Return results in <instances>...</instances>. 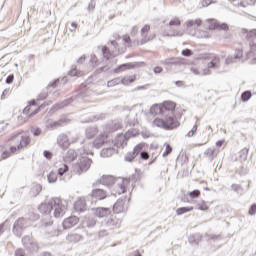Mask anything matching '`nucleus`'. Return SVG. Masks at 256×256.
<instances>
[{
	"label": "nucleus",
	"instance_id": "nucleus-1",
	"mask_svg": "<svg viewBox=\"0 0 256 256\" xmlns=\"http://www.w3.org/2000/svg\"><path fill=\"white\" fill-rule=\"evenodd\" d=\"M183 112H181L178 116H166L165 118H155L153 120L154 127H159L160 129H165L166 131H173V129H177L181 125L178 119H181Z\"/></svg>",
	"mask_w": 256,
	"mask_h": 256
},
{
	"label": "nucleus",
	"instance_id": "nucleus-2",
	"mask_svg": "<svg viewBox=\"0 0 256 256\" xmlns=\"http://www.w3.org/2000/svg\"><path fill=\"white\" fill-rule=\"evenodd\" d=\"M51 209L54 210V217L59 219L65 215V211L67 209V205L62 202L59 198H54L49 204H42L40 206L41 213H51Z\"/></svg>",
	"mask_w": 256,
	"mask_h": 256
},
{
	"label": "nucleus",
	"instance_id": "nucleus-3",
	"mask_svg": "<svg viewBox=\"0 0 256 256\" xmlns=\"http://www.w3.org/2000/svg\"><path fill=\"white\" fill-rule=\"evenodd\" d=\"M177 103L171 100L164 101L159 104H154L150 108L151 115H167V113H175Z\"/></svg>",
	"mask_w": 256,
	"mask_h": 256
},
{
	"label": "nucleus",
	"instance_id": "nucleus-4",
	"mask_svg": "<svg viewBox=\"0 0 256 256\" xmlns=\"http://www.w3.org/2000/svg\"><path fill=\"white\" fill-rule=\"evenodd\" d=\"M151 26L149 24H146L141 29V39L137 42V45H145V43H149V41H153L155 39L156 35L155 33H150Z\"/></svg>",
	"mask_w": 256,
	"mask_h": 256
},
{
	"label": "nucleus",
	"instance_id": "nucleus-5",
	"mask_svg": "<svg viewBox=\"0 0 256 256\" xmlns=\"http://www.w3.org/2000/svg\"><path fill=\"white\" fill-rule=\"evenodd\" d=\"M91 168V159L89 158H82L78 163L74 165L75 173L81 175V173H85V171H89Z\"/></svg>",
	"mask_w": 256,
	"mask_h": 256
},
{
	"label": "nucleus",
	"instance_id": "nucleus-6",
	"mask_svg": "<svg viewBox=\"0 0 256 256\" xmlns=\"http://www.w3.org/2000/svg\"><path fill=\"white\" fill-rule=\"evenodd\" d=\"M21 151V148L19 145L17 146H11L9 150H2L0 154V161H5V159H9L12 155H15Z\"/></svg>",
	"mask_w": 256,
	"mask_h": 256
},
{
	"label": "nucleus",
	"instance_id": "nucleus-7",
	"mask_svg": "<svg viewBox=\"0 0 256 256\" xmlns=\"http://www.w3.org/2000/svg\"><path fill=\"white\" fill-rule=\"evenodd\" d=\"M78 223H79V217L70 216V217L64 219L62 226H63V229H71V228L75 227V225H77Z\"/></svg>",
	"mask_w": 256,
	"mask_h": 256
},
{
	"label": "nucleus",
	"instance_id": "nucleus-8",
	"mask_svg": "<svg viewBox=\"0 0 256 256\" xmlns=\"http://www.w3.org/2000/svg\"><path fill=\"white\" fill-rule=\"evenodd\" d=\"M90 196L92 199H96L97 201H103V199H107V191L103 189H94Z\"/></svg>",
	"mask_w": 256,
	"mask_h": 256
},
{
	"label": "nucleus",
	"instance_id": "nucleus-9",
	"mask_svg": "<svg viewBox=\"0 0 256 256\" xmlns=\"http://www.w3.org/2000/svg\"><path fill=\"white\" fill-rule=\"evenodd\" d=\"M127 211V204L125 203V200L119 199L113 206V212L116 214L119 213H125Z\"/></svg>",
	"mask_w": 256,
	"mask_h": 256
},
{
	"label": "nucleus",
	"instance_id": "nucleus-10",
	"mask_svg": "<svg viewBox=\"0 0 256 256\" xmlns=\"http://www.w3.org/2000/svg\"><path fill=\"white\" fill-rule=\"evenodd\" d=\"M135 67H139V64L137 63L121 64L113 70V73H123V71H129V69H135Z\"/></svg>",
	"mask_w": 256,
	"mask_h": 256
},
{
	"label": "nucleus",
	"instance_id": "nucleus-11",
	"mask_svg": "<svg viewBox=\"0 0 256 256\" xmlns=\"http://www.w3.org/2000/svg\"><path fill=\"white\" fill-rule=\"evenodd\" d=\"M111 215V209L105 207H99L95 209V216L103 219V217H109Z\"/></svg>",
	"mask_w": 256,
	"mask_h": 256
},
{
	"label": "nucleus",
	"instance_id": "nucleus-12",
	"mask_svg": "<svg viewBox=\"0 0 256 256\" xmlns=\"http://www.w3.org/2000/svg\"><path fill=\"white\" fill-rule=\"evenodd\" d=\"M115 195H123L127 191V180H122L115 186Z\"/></svg>",
	"mask_w": 256,
	"mask_h": 256
},
{
	"label": "nucleus",
	"instance_id": "nucleus-13",
	"mask_svg": "<svg viewBox=\"0 0 256 256\" xmlns=\"http://www.w3.org/2000/svg\"><path fill=\"white\" fill-rule=\"evenodd\" d=\"M203 24V21L201 19H196V20H188L185 22L184 27H186V29H191L192 27L197 28V27H201V25Z\"/></svg>",
	"mask_w": 256,
	"mask_h": 256
},
{
	"label": "nucleus",
	"instance_id": "nucleus-14",
	"mask_svg": "<svg viewBox=\"0 0 256 256\" xmlns=\"http://www.w3.org/2000/svg\"><path fill=\"white\" fill-rule=\"evenodd\" d=\"M102 185H106L107 187H111V185H115V177L104 175L100 179Z\"/></svg>",
	"mask_w": 256,
	"mask_h": 256
},
{
	"label": "nucleus",
	"instance_id": "nucleus-15",
	"mask_svg": "<svg viewBox=\"0 0 256 256\" xmlns=\"http://www.w3.org/2000/svg\"><path fill=\"white\" fill-rule=\"evenodd\" d=\"M31 143V138L28 135L21 136L20 143L18 144V147L21 149H25V147H29Z\"/></svg>",
	"mask_w": 256,
	"mask_h": 256
},
{
	"label": "nucleus",
	"instance_id": "nucleus-16",
	"mask_svg": "<svg viewBox=\"0 0 256 256\" xmlns=\"http://www.w3.org/2000/svg\"><path fill=\"white\" fill-rule=\"evenodd\" d=\"M85 207H87V204L83 199H78L74 204V209L76 211H85Z\"/></svg>",
	"mask_w": 256,
	"mask_h": 256
},
{
	"label": "nucleus",
	"instance_id": "nucleus-17",
	"mask_svg": "<svg viewBox=\"0 0 256 256\" xmlns=\"http://www.w3.org/2000/svg\"><path fill=\"white\" fill-rule=\"evenodd\" d=\"M207 23H208V29L210 31H215V29H219V22H217V20H215V19H208Z\"/></svg>",
	"mask_w": 256,
	"mask_h": 256
},
{
	"label": "nucleus",
	"instance_id": "nucleus-18",
	"mask_svg": "<svg viewBox=\"0 0 256 256\" xmlns=\"http://www.w3.org/2000/svg\"><path fill=\"white\" fill-rule=\"evenodd\" d=\"M136 79H137V77L135 75L126 76V77L122 78L121 83L123 85H130V83H134V81Z\"/></svg>",
	"mask_w": 256,
	"mask_h": 256
},
{
	"label": "nucleus",
	"instance_id": "nucleus-19",
	"mask_svg": "<svg viewBox=\"0 0 256 256\" xmlns=\"http://www.w3.org/2000/svg\"><path fill=\"white\" fill-rule=\"evenodd\" d=\"M144 147H147V144L145 142H141L138 145H136L133 149L134 154L138 156Z\"/></svg>",
	"mask_w": 256,
	"mask_h": 256
},
{
	"label": "nucleus",
	"instance_id": "nucleus-20",
	"mask_svg": "<svg viewBox=\"0 0 256 256\" xmlns=\"http://www.w3.org/2000/svg\"><path fill=\"white\" fill-rule=\"evenodd\" d=\"M58 167H59L58 168V175H60V176L65 175V173H67L69 171V167L64 163L59 164Z\"/></svg>",
	"mask_w": 256,
	"mask_h": 256
},
{
	"label": "nucleus",
	"instance_id": "nucleus-21",
	"mask_svg": "<svg viewBox=\"0 0 256 256\" xmlns=\"http://www.w3.org/2000/svg\"><path fill=\"white\" fill-rule=\"evenodd\" d=\"M219 63H220L219 57L214 56L212 61L208 64V67L209 69H215L219 67Z\"/></svg>",
	"mask_w": 256,
	"mask_h": 256
},
{
	"label": "nucleus",
	"instance_id": "nucleus-22",
	"mask_svg": "<svg viewBox=\"0 0 256 256\" xmlns=\"http://www.w3.org/2000/svg\"><path fill=\"white\" fill-rule=\"evenodd\" d=\"M193 206L191 207H181L176 210L177 215H183L185 213H189V211H193Z\"/></svg>",
	"mask_w": 256,
	"mask_h": 256
},
{
	"label": "nucleus",
	"instance_id": "nucleus-23",
	"mask_svg": "<svg viewBox=\"0 0 256 256\" xmlns=\"http://www.w3.org/2000/svg\"><path fill=\"white\" fill-rule=\"evenodd\" d=\"M170 27H179L181 26V19L179 17H174L169 22Z\"/></svg>",
	"mask_w": 256,
	"mask_h": 256
},
{
	"label": "nucleus",
	"instance_id": "nucleus-24",
	"mask_svg": "<svg viewBox=\"0 0 256 256\" xmlns=\"http://www.w3.org/2000/svg\"><path fill=\"white\" fill-rule=\"evenodd\" d=\"M197 129H199V122L195 123L192 129L186 134V137H193L197 133Z\"/></svg>",
	"mask_w": 256,
	"mask_h": 256
},
{
	"label": "nucleus",
	"instance_id": "nucleus-25",
	"mask_svg": "<svg viewBox=\"0 0 256 256\" xmlns=\"http://www.w3.org/2000/svg\"><path fill=\"white\" fill-rule=\"evenodd\" d=\"M197 209H199V211H209V205L207 204V202L201 201L200 203H198Z\"/></svg>",
	"mask_w": 256,
	"mask_h": 256
},
{
	"label": "nucleus",
	"instance_id": "nucleus-26",
	"mask_svg": "<svg viewBox=\"0 0 256 256\" xmlns=\"http://www.w3.org/2000/svg\"><path fill=\"white\" fill-rule=\"evenodd\" d=\"M102 53L105 59H112L113 57V54H111V52L109 51V48L106 46L102 47Z\"/></svg>",
	"mask_w": 256,
	"mask_h": 256
},
{
	"label": "nucleus",
	"instance_id": "nucleus-27",
	"mask_svg": "<svg viewBox=\"0 0 256 256\" xmlns=\"http://www.w3.org/2000/svg\"><path fill=\"white\" fill-rule=\"evenodd\" d=\"M252 96H253V94H251V91H245L242 93L241 99H242V101L247 102V101H249V99H251Z\"/></svg>",
	"mask_w": 256,
	"mask_h": 256
},
{
	"label": "nucleus",
	"instance_id": "nucleus-28",
	"mask_svg": "<svg viewBox=\"0 0 256 256\" xmlns=\"http://www.w3.org/2000/svg\"><path fill=\"white\" fill-rule=\"evenodd\" d=\"M121 83L120 78H115L113 80L108 81L107 86L108 87H115V85H119Z\"/></svg>",
	"mask_w": 256,
	"mask_h": 256
},
{
	"label": "nucleus",
	"instance_id": "nucleus-29",
	"mask_svg": "<svg viewBox=\"0 0 256 256\" xmlns=\"http://www.w3.org/2000/svg\"><path fill=\"white\" fill-rule=\"evenodd\" d=\"M48 181L49 183H55V181H57V173L50 172L48 175Z\"/></svg>",
	"mask_w": 256,
	"mask_h": 256
},
{
	"label": "nucleus",
	"instance_id": "nucleus-30",
	"mask_svg": "<svg viewBox=\"0 0 256 256\" xmlns=\"http://www.w3.org/2000/svg\"><path fill=\"white\" fill-rule=\"evenodd\" d=\"M136 157H137V156H136V154H135L134 151L128 152L127 155H126V157H125V160L131 162V161H133Z\"/></svg>",
	"mask_w": 256,
	"mask_h": 256
},
{
	"label": "nucleus",
	"instance_id": "nucleus-31",
	"mask_svg": "<svg viewBox=\"0 0 256 256\" xmlns=\"http://www.w3.org/2000/svg\"><path fill=\"white\" fill-rule=\"evenodd\" d=\"M172 151H173V148L171 147V145L166 144V149L163 153V157H167V156L171 155Z\"/></svg>",
	"mask_w": 256,
	"mask_h": 256
},
{
	"label": "nucleus",
	"instance_id": "nucleus-32",
	"mask_svg": "<svg viewBox=\"0 0 256 256\" xmlns=\"http://www.w3.org/2000/svg\"><path fill=\"white\" fill-rule=\"evenodd\" d=\"M200 195H201V191H199V190H194L189 193V197H191V199H196Z\"/></svg>",
	"mask_w": 256,
	"mask_h": 256
},
{
	"label": "nucleus",
	"instance_id": "nucleus-33",
	"mask_svg": "<svg viewBox=\"0 0 256 256\" xmlns=\"http://www.w3.org/2000/svg\"><path fill=\"white\" fill-rule=\"evenodd\" d=\"M183 32L179 30H174L172 33L168 34V37H181Z\"/></svg>",
	"mask_w": 256,
	"mask_h": 256
},
{
	"label": "nucleus",
	"instance_id": "nucleus-34",
	"mask_svg": "<svg viewBox=\"0 0 256 256\" xmlns=\"http://www.w3.org/2000/svg\"><path fill=\"white\" fill-rule=\"evenodd\" d=\"M123 41L128 45V47H131V37L129 35H124Z\"/></svg>",
	"mask_w": 256,
	"mask_h": 256
},
{
	"label": "nucleus",
	"instance_id": "nucleus-35",
	"mask_svg": "<svg viewBox=\"0 0 256 256\" xmlns=\"http://www.w3.org/2000/svg\"><path fill=\"white\" fill-rule=\"evenodd\" d=\"M182 55L184 57H191V55H193V52L190 49H185L182 51Z\"/></svg>",
	"mask_w": 256,
	"mask_h": 256
},
{
	"label": "nucleus",
	"instance_id": "nucleus-36",
	"mask_svg": "<svg viewBox=\"0 0 256 256\" xmlns=\"http://www.w3.org/2000/svg\"><path fill=\"white\" fill-rule=\"evenodd\" d=\"M220 31H227L229 29V26L227 24H219L218 23V28Z\"/></svg>",
	"mask_w": 256,
	"mask_h": 256
},
{
	"label": "nucleus",
	"instance_id": "nucleus-37",
	"mask_svg": "<svg viewBox=\"0 0 256 256\" xmlns=\"http://www.w3.org/2000/svg\"><path fill=\"white\" fill-rule=\"evenodd\" d=\"M14 79H15V76H14L13 74H11V75H9V76L6 78V83H7L8 85H11V83H13Z\"/></svg>",
	"mask_w": 256,
	"mask_h": 256
},
{
	"label": "nucleus",
	"instance_id": "nucleus-38",
	"mask_svg": "<svg viewBox=\"0 0 256 256\" xmlns=\"http://www.w3.org/2000/svg\"><path fill=\"white\" fill-rule=\"evenodd\" d=\"M248 213H249V215H255V213H256V204L251 205Z\"/></svg>",
	"mask_w": 256,
	"mask_h": 256
},
{
	"label": "nucleus",
	"instance_id": "nucleus-39",
	"mask_svg": "<svg viewBox=\"0 0 256 256\" xmlns=\"http://www.w3.org/2000/svg\"><path fill=\"white\" fill-rule=\"evenodd\" d=\"M15 256H25V250L19 248L15 251Z\"/></svg>",
	"mask_w": 256,
	"mask_h": 256
},
{
	"label": "nucleus",
	"instance_id": "nucleus-40",
	"mask_svg": "<svg viewBox=\"0 0 256 256\" xmlns=\"http://www.w3.org/2000/svg\"><path fill=\"white\" fill-rule=\"evenodd\" d=\"M70 75L72 77H81V74L77 72V69H73L70 71Z\"/></svg>",
	"mask_w": 256,
	"mask_h": 256
},
{
	"label": "nucleus",
	"instance_id": "nucleus-41",
	"mask_svg": "<svg viewBox=\"0 0 256 256\" xmlns=\"http://www.w3.org/2000/svg\"><path fill=\"white\" fill-rule=\"evenodd\" d=\"M246 37L248 39H251V37H256V30H252V31L248 32Z\"/></svg>",
	"mask_w": 256,
	"mask_h": 256
},
{
	"label": "nucleus",
	"instance_id": "nucleus-42",
	"mask_svg": "<svg viewBox=\"0 0 256 256\" xmlns=\"http://www.w3.org/2000/svg\"><path fill=\"white\" fill-rule=\"evenodd\" d=\"M141 159H144L145 161H147V159H149V153L147 152H141Z\"/></svg>",
	"mask_w": 256,
	"mask_h": 256
},
{
	"label": "nucleus",
	"instance_id": "nucleus-43",
	"mask_svg": "<svg viewBox=\"0 0 256 256\" xmlns=\"http://www.w3.org/2000/svg\"><path fill=\"white\" fill-rule=\"evenodd\" d=\"M44 157H46V159H51V157H53V153L49 151H44Z\"/></svg>",
	"mask_w": 256,
	"mask_h": 256
},
{
	"label": "nucleus",
	"instance_id": "nucleus-44",
	"mask_svg": "<svg viewBox=\"0 0 256 256\" xmlns=\"http://www.w3.org/2000/svg\"><path fill=\"white\" fill-rule=\"evenodd\" d=\"M162 71H163V68L160 67V66H156V67L154 68V73H162Z\"/></svg>",
	"mask_w": 256,
	"mask_h": 256
},
{
	"label": "nucleus",
	"instance_id": "nucleus-45",
	"mask_svg": "<svg viewBox=\"0 0 256 256\" xmlns=\"http://www.w3.org/2000/svg\"><path fill=\"white\" fill-rule=\"evenodd\" d=\"M63 125V120H60V121H57V122H54V124L52 125L53 127H59Z\"/></svg>",
	"mask_w": 256,
	"mask_h": 256
},
{
	"label": "nucleus",
	"instance_id": "nucleus-46",
	"mask_svg": "<svg viewBox=\"0 0 256 256\" xmlns=\"http://www.w3.org/2000/svg\"><path fill=\"white\" fill-rule=\"evenodd\" d=\"M9 93H11L9 90H4L3 93H2L1 98H2V99H5V97H6L7 95H9Z\"/></svg>",
	"mask_w": 256,
	"mask_h": 256
},
{
	"label": "nucleus",
	"instance_id": "nucleus-47",
	"mask_svg": "<svg viewBox=\"0 0 256 256\" xmlns=\"http://www.w3.org/2000/svg\"><path fill=\"white\" fill-rule=\"evenodd\" d=\"M223 143H225V140H219L216 142V147H223Z\"/></svg>",
	"mask_w": 256,
	"mask_h": 256
},
{
	"label": "nucleus",
	"instance_id": "nucleus-48",
	"mask_svg": "<svg viewBox=\"0 0 256 256\" xmlns=\"http://www.w3.org/2000/svg\"><path fill=\"white\" fill-rule=\"evenodd\" d=\"M71 27H72L71 31H76V30H77L78 25H77V23L72 22Z\"/></svg>",
	"mask_w": 256,
	"mask_h": 256
},
{
	"label": "nucleus",
	"instance_id": "nucleus-49",
	"mask_svg": "<svg viewBox=\"0 0 256 256\" xmlns=\"http://www.w3.org/2000/svg\"><path fill=\"white\" fill-rule=\"evenodd\" d=\"M73 237H77L78 239H81V235H78V234H74V235H70L69 236V239H73Z\"/></svg>",
	"mask_w": 256,
	"mask_h": 256
},
{
	"label": "nucleus",
	"instance_id": "nucleus-50",
	"mask_svg": "<svg viewBox=\"0 0 256 256\" xmlns=\"http://www.w3.org/2000/svg\"><path fill=\"white\" fill-rule=\"evenodd\" d=\"M34 135L37 137L38 135H41V130L37 129L34 131Z\"/></svg>",
	"mask_w": 256,
	"mask_h": 256
},
{
	"label": "nucleus",
	"instance_id": "nucleus-51",
	"mask_svg": "<svg viewBox=\"0 0 256 256\" xmlns=\"http://www.w3.org/2000/svg\"><path fill=\"white\" fill-rule=\"evenodd\" d=\"M29 111H31V106H27V107L24 109V113H29Z\"/></svg>",
	"mask_w": 256,
	"mask_h": 256
},
{
	"label": "nucleus",
	"instance_id": "nucleus-52",
	"mask_svg": "<svg viewBox=\"0 0 256 256\" xmlns=\"http://www.w3.org/2000/svg\"><path fill=\"white\" fill-rule=\"evenodd\" d=\"M3 233V225H0V235Z\"/></svg>",
	"mask_w": 256,
	"mask_h": 256
},
{
	"label": "nucleus",
	"instance_id": "nucleus-53",
	"mask_svg": "<svg viewBox=\"0 0 256 256\" xmlns=\"http://www.w3.org/2000/svg\"><path fill=\"white\" fill-rule=\"evenodd\" d=\"M176 85H183V82L182 81H177Z\"/></svg>",
	"mask_w": 256,
	"mask_h": 256
},
{
	"label": "nucleus",
	"instance_id": "nucleus-54",
	"mask_svg": "<svg viewBox=\"0 0 256 256\" xmlns=\"http://www.w3.org/2000/svg\"><path fill=\"white\" fill-rule=\"evenodd\" d=\"M134 256H141V253L135 252Z\"/></svg>",
	"mask_w": 256,
	"mask_h": 256
},
{
	"label": "nucleus",
	"instance_id": "nucleus-55",
	"mask_svg": "<svg viewBox=\"0 0 256 256\" xmlns=\"http://www.w3.org/2000/svg\"><path fill=\"white\" fill-rule=\"evenodd\" d=\"M134 33H137V27L133 28Z\"/></svg>",
	"mask_w": 256,
	"mask_h": 256
},
{
	"label": "nucleus",
	"instance_id": "nucleus-56",
	"mask_svg": "<svg viewBox=\"0 0 256 256\" xmlns=\"http://www.w3.org/2000/svg\"><path fill=\"white\" fill-rule=\"evenodd\" d=\"M115 43H117V42H115V41H112V45H115Z\"/></svg>",
	"mask_w": 256,
	"mask_h": 256
}]
</instances>
